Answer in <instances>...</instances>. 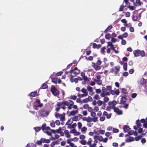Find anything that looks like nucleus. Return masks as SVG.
Returning a JSON list of instances; mask_svg holds the SVG:
<instances>
[{"mask_svg": "<svg viewBox=\"0 0 147 147\" xmlns=\"http://www.w3.org/2000/svg\"><path fill=\"white\" fill-rule=\"evenodd\" d=\"M120 68V67L119 65L115 66L114 68L111 69L110 72L114 74L116 76L117 74L119 72Z\"/></svg>", "mask_w": 147, "mask_h": 147, "instance_id": "obj_1", "label": "nucleus"}, {"mask_svg": "<svg viewBox=\"0 0 147 147\" xmlns=\"http://www.w3.org/2000/svg\"><path fill=\"white\" fill-rule=\"evenodd\" d=\"M51 91L52 92L53 94L55 96H58L59 94V91L57 88H55L54 86H51Z\"/></svg>", "mask_w": 147, "mask_h": 147, "instance_id": "obj_2", "label": "nucleus"}, {"mask_svg": "<svg viewBox=\"0 0 147 147\" xmlns=\"http://www.w3.org/2000/svg\"><path fill=\"white\" fill-rule=\"evenodd\" d=\"M38 112L40 116L46 117L48 116L49 113V111L43 110L39 111Z\"/></svg>", "mask_w": 147, "mask_h": 147, "instance_id": "obj_3", "label": "nucleus"}, {"mask_svg": "<svg viewBox=\"0 0 147 147\" xmlns=\"http://www.w3.org/2000/svg\"><path fill=\"white\" fill-rule=\"evenodd\" d=\"M117 104V101L113 100L112 101L109 102L108 105L109 106H110L112 107V109H113L115 107V105Z\"/></svg>", "mask_w": 147, "mask_h": 147, "instance_id": "obj_4", "label": "nucleus"}, {"mask_svg": "<svg viewBox=\"0 0 147 147\" xmlns=\"http://www.w3.org/2000/svg\"><path fill=\"white\" fill-rule=\"evenodd\" d=\"M126 97V96H122L121 98V101L119 104L121 105L125 104L127 100Z\"/></svg>", "mask_w": 147, "mask_h": 147, "instance_id": "obj_5", "label": "nucleus"}, {"mask_svg": "<svg viewBox=\"0 0 147 147\" xmlns=\"http://www.w3.org/2000/svg\"><path fill=\"white\" fill-rule=\"evenodd\" d=\"M92 66L93 67L95 70H97L100 69L101 68V67L98 64L94 63H92Z\"/></svg>", "mask_w": 147, "mask_h": 147, "instance_id": "obj_6", "label": "nucleus"}, {"mask_svg": "<svg viewBox=\"0 0 147 147\" xmlns=\"http://www.w3.org/2000/svg\"><path fill=\"white\" fill-rule=\"evenodd\" d=\"M74 72H73L74 75H71L72 77H75L78 74L80 73V70L78 69L77 67H75L74 69Z\"/></svg>", "mask_w": 147, "mask_h": 147, "instance_id": "obj_7", "label": "nucleus"}, {"mask_svg": "<svg viewBox=\"0 0 147 147\" xmlns=\"http://www.w3.org/2000/svg\"><path fill=\"white\" fill-rule=\"evenodd\" d=\"M57 107H56L55 110L57 112L59 111L61 108V106L62 105L61 102H58L57 103Z\"/></svg>", "mask_w": 147, "mask_h": 147, "instance_id": "obj_8", "label": "nucleus"}, {"mask_svg": "<svg viewBox=\"0 0 147 147\" xmlns=\"http://www.w3.org/2000/svg\"><path fill=\"white\" fill-rule=\"evenodd\" d=\"M65 113H63L62 114H61L60 115V116L59 117V118L60 119V120L61 121H65Z\"/></svg>", "mask_w": 147, "mask_h": 147, "instance_id": "obj_9", "label": "nucleus"}, {"mask_svg": "<svg viewBox=\"0 0 147 147\" xmlns=\"http://www.w3.org/2000/svg\"><path fill=\"white\" fill-rule=\"evenodd\" d=\"M94 138L95 139V141H96V138H97V139L100 142L102 141L103 140V137L101 136H95L94 137Z\"/></svg>", "mask_w": 147, "mask_h": 147, "instance_id": "obj_10", "label": "nucleus"}, {"mask_svg": "<svg viewBox=\"0 0 147 147\" xmlns=\"http://www.w3.org/2000/svg\"><path fill=\"white\" fill-rule=\"evenodd\" d=\"M143 4V2L140 0H136V3H134V5L136 6H139Z\"/></svg>", "mask_w": 147, "mask_h": 147, "instance_id": "obj_11", "label": "nucleus"}, {"mask_svg": "<svg viewBox=\"0 0 147 147\" xmlns=\"http://www.w3.org/2000/svg\"><path fill=\"white\" fill-rule=\"evenodd\" d=\"M123 129L124 132H128L130 128L128 125H126L123 126Z\"/></svg>", "mask_w": 147, "mask_h": 147, "instance_id": "obj_12", "label": "nucleus"}, {"mask_svg": "<svg viewBox=\"0 0 147 147\" xmlns=\"http://www.w3.org/2000/svg\"><path fill=\"white\" fill-rule=\"evenodd\" d=\"M140 50H134V54L135 57H138L140 55Z\"/></svg>", "mask_w": 147, "mask_h": 147, "instance_id": "obj_13", "label": "nucleus"}, {"mask_svg": "<svg viewBox=\"0 0 147 147\" xmlns=\"http://www.w3.org/2000/svg\"><path fill=\"white\" fill-rule=\"evenodd\" d=\"M64 134H65V136L67 138H69L71 136V135L69 134V131L67 130H66L64 131Z\"/></svg>", "mask_w": 147, "mask_h": 147, "instance_id": "obj_14", "label": "nucleus"}, {"mask_svg": "<svg viewBox=\"0 0 147 147\" xmlns=\"http://www.w3.org/2000/svg\"><path fill=\"white\" fill-rule=\"evenodd\" d=\"M82 92V93H84V94L86 95V96H87L88 95V92L87 91V90L84 88H83L81 90Z\"/></svg>", "mask_w": 147, "mask_h": 147, "instance_id": "obj_15", "label": "nucleus"}, {"mask_svg": "<svg viewBox=\"0 0 147 147\" xmlns=\"http://www.w3.org/2000/svg\"><path fill=\"white\" fill-rule=\"evenodd\" d=\"M127 90L125 88H122L121 89V92L123 93L122 95L123 96H126V94H127L126 92Z\"/></svg>", "mask_w": 147, "mask_h": 147, "instance_id": "obj_16", "label": "nucleus"}, {"mask_svg": "<svg viewBox=\"0 0 147 147\" xmlns=\"http://www.w3.org/2000/svg\"><path fill=\"white\" fill-rule=\"evenodd\" d=\"M41 140H42V142H45L47 143H49L50 142V140L49 139H46L45 138H41Z\"/></svg>", "mask_w": 147, "mask_h": 147, "instance_id": "obj_17", "label": "nucleus"}, {"mask_svg": "<svg viewBox=\"0 0 147 147\" xmlns=\"http://www.w3.org/2000/svg\"><path fill=\"white\" fill-rule=\"evenodd\" d=\"M136 123L137 125L138 128L142 126L141 124L140 123L139 119L137 120L136 121Z\"/></svg>", "mask_w": 147, "mask_h": 147, "instance_id": "obj_18", "label": "nucleus"}, {"mask_svg": "<svg viewBox=\"0 0 147 147\" xmlns=\"http://www.w3.org/2000/svg\"><path fill=\"white\" fill-rule=\"evenodd\" d=\"M112 28V26L111 25H110L108 26L107 28L104 31V32L105 33H106L109 30L111 29Z\"/></svg>", "mask_w": 147, "mask_h": 147, "instance_id": "obj_19", "label": "nucleus"}, {"mask_svg": "<svg viewBox=\"0 0 147 147\" xmlns=\"http://www.w3.org/2000/svg\"><path fill=\"white\" fill-rule=\"evenodd\" d=\"M96 79L94 78L93 79V80L95 81H98L101 78V76L100 75H98L96 76Z\"/></svg>", "mask_w": 147, "mask_h": 147, "instance_id": "obj_20", "label": "nucleus"}, {"mask_svg": "<svg viewBox=\"0 0 147 147\" xmlns=\"http://www.w3.org/2000/svg\"><path fill=\"white\" fill-rule=\"evenodd\" d=\"M62 105H65V106H68L69 105V102L67 101H63L62 102H61Z\"/></svg>", "mask_w": 147, "mask_h": 147, "instance_id": "obj_21", "label": "nucleus"}, {"mask_svg": "<svg viewBox=\"0 0 147 147\" xmlns=\"http://www.w3.org/2000/svg\"><path fill=\"white\" fill-rule=\"evenodd\" d=\"M37 94V92L35 91H34V92H32L30 94V96L32 97H35V96Z\"/></svg>", "mask_w": 147, "mask_h": 147, "instance_id": "obj_22", "label": "nucleus"}, {"mask_svg": "<svg viewBox=\"0 0 147 147\" xmlns=\"http://www.w3.org/2000/svg\"><path fill=\"white\" fill-rule=\"evenodd\" d=\"M142 137V134H140L138 136L136 137H135V140L136 141H138Z\"/></svg>", "mask_w": 147, "mask_h": 147, "instance_id": "obj_23", "label": "nucleus"}, {"mask_svg": "<svg viewBox=\"0 0 147 147\" xmlns=\"http://www.w3.org/2000/svg\"><path fill=\"white\" fill-rule=\"evenodd\" d=\"M48 86L47 84H42V86L40 87V88L41 89H45L48 88Z\"/></svg>", "mask_w": 147, "mask_h": 147, "instance_id": "obj_24", "label": "nucleus"}, {"mask_svg": "<svg viewBox=\"0 0 147 147\" xmlns=\"http://www.w3.org/2000/svg\"><path fill=\"white\" fill-rule=\"evenodd\" d=\"M111 37V34H107L105 35V38L106 39L109 40Z\"/></svg>", "mask_w": 147, "mask_h": 147, "instance_id": "obj_25", "label": "nucleus"}, {"mask_svg": "<svg viewBox=\"0 0 147 147\" xmlns=\"http://www.w3.org/2000/svg\"><path fill=\"white\" fill-rule=\"evenodd\" d=\"M125 7V6L123 5V4L121 5L119 9V11H123Z\"/></svg>", "mask_w": 147, "mask_h": 147, "instance_id": "obj_26", "label": "nucleus"}, {"mask_svg": "<svg viewBox=\"0 0 147 147\" xmlns=\"http://www.w3.org/2000/svg\"><path fill=\"white\" fill-rule=\"evenodd\" d=\"M57 78H51L52 82L55 84H57Z\"/></svg>", "mask_w": 147, "mask_h": 147, "instance_id": "obj_27", "label": "nucleus"}, {"mask_svg": "<svg viewBox=\"0 0 147 147\" xmlns=\"http://www.w3.org/2000/svg\"><path fill=\"white\" fill-rule=\"evenodd\" d=\"M123 69L125 71H127V64L126 63H124L123 65Z\"/></svg>", "mask_w": 147, "mask_h": 147, "instance_id": "obj_28", "label": "nucleus"}, {"mask_svg": "<svg viewBox=\"0 0 147 147\" xmlns=\"http://www.w3.org/2000/svg\"><path fill=\"white\" fill-rule=\"evenodd\" d=\"M140 54L141 56L142 57L145 56V53L143 51H140Z\"/></svg>", "mask_w": 147, "mask_h": 147, "instance_id": "obj_29", "label": "nucleus"}, {"mask_svg": "<svg viewBox=\"0 0 147 147\" xmlns=\"http://www.w3.org/2000/svg\"><path fill=\"white\" fill-rule=\"evenodd\" d=\"M88 91L90 92H93L92 88L90 86H88L87 88Z\"/></svg>", "mask_w": 147, "mask_h": 147, "instance_id": "obj_30", "label": "nucleus"}, {"mask_svg": "<svg viewBox=\"0 0 147 147\" xmlns=\"http://www.w3.org/2000/svg\"><path fill=\"white\" fill-rule=\"evenodd\" d=\"M106 90L107 91H111V90L112 86H106Z\"/></svg>", "mask_w": 147, "mask_h": 147, "instance_id": "obj_31", "label": "nucleus"}, {"mask_svg": "<svg viewBox=\"0 0 147 147\" xmlns=\"http://www.w3.org/2000/svg\"><path fill=\"white\" fill-rule=\"evenodd\" d=\"M92 121V118L91 117H88L87 118V122H91Z\"/></svg>", "mask_w": 147, "mask_h": 147, "instance_id": "obj_32", "label": "nucleus"}, {"mask_svg": "<svg viewBox=\"0 0 147 147\" xmlns=\"http://www.w3.org/2000/svg\"><path fill=\"white\" fill-rule=\"evenodd\" d=\"M80 142L81 144L85 145L86 144V141L85 140H84V139L80 141Z\"/></svg>", "mask_w": 147, "mask_h": 147, "instance_id": "obj_33", "label": "nucleus"}, {"mask_svg": "<svg viewBox=\"0 0 147 147\" xmlns=\"http://www.w3.org/2000/svg\"><path fill=\"white\" fill-rule=\"evenodd\" d=\"M34 129L36 131L38 132L40 130L41 128L39 127H36L34 128Z\"/></svg>", "mask_w": 147, "mask_h": 147, "instance_id": "obj_34", "label": "nucleus"}, {"mask_svg": "<svg viewBox=\"0 0 147 147\" xmlns=\"http://www.w3.org/2000/svg\"><path fill=\"white\" fill-rule=\"evenodd\" d=\"M92 141V139L91 138H89L88 142H87V144L88 145H90L91 144V142Z\"/></svg>", "mask_w": 147, "mask_h": 147, "instance_id": "obj_35", "label": "nucleus"}, {"mask_svg": "<svg viewBox=\"0 0 147 147\" xmlns=\"http://www.w3.org/2000/svg\"><path fill=\"white\" fill-rule=\"evenodd\" d=\"M83 79L84 80L87 81H89L90 80L88 79V78L86 76H84L82 77Z\"/></svg>", "mask_w": 147, "mask_h": 147, "instance_id": "obj_36", "label": "nucleus"}, {"mask_svg": "<svg viewBox=\"0 0 147 147\" xmlns=\"http://www.w3.org/2000/svg\"><path fill=\"white\" fill-rule=\"evenodd\" d=\"M63 72L62 71H60L59 72H57L56 74V75L57 76H61L63 74Z\"/></svg>", "mask_w": 147, "mask_h": 147, "instance_id": "obj_37", "label": "nucleus"}, {"mask_svg": "<svg viewBox=\"0 0 147 147\" xmlns=\"http://www.w3.org/2000/svg\"><path fill=\"white\" fill-rule=\"evenodd\" d=\"M119 131V130L118 129L116 128H113V133H118Z\"/></svg>", "mask_w": 147, "mask_h": 147, "instance_id": "obj_38", "label": "nucleus"}, {"mask_svg": "<svg viewBox=\"0 0 147 147\" xmlns=\"http://www.w3.org/2000/svg\"><path fill=\"white\" fill-rule=\"evenodd\" d=\"M78 116H75L73 117L72 119L73 121H76L78 120Z\"/></svg>", "mask_w": 147, "mask_h": 147, "instance_id": "obj_39", "label": "nucleus"}, {"mask_svg": "<svg viewBox=\"0 0 147 147\" xmlns=\"http://www.w3.org/2000/svg\"><path fill=\"white\" fill-rule=\"evenodd\" d=\"M113 109L114 112L115 113H118L119 110L118 108L115 107Z\"/></svg>", "mask_w": 147, "mask_h": 147, "instance_id": "obj_40", "label": "nucleus"}, {"mask_svg": "<svg viewBox=\"0 0 147 147\" xmlns=\"http://www.w3.org/2000/svg\"><path fill=\"white\" fill-rule=\"evenodd\" d=\"M77 98V96L75 95H71L70 96V98L73 100H75Z\"/></svg>", "mask_w": 147, "mask_h": 147, "instance_id": "obj_41", "label": "nucleus"}, {"mask_svg": "<svg viewBox=\"0 0 147 147\" xmlns=\"http://www.w3.org/2000/svg\"><path fill=\"white\" fill-rule=\"evenodd\" d=\"M76 114L75 112L74 111H73L70 112V114L69 116H74Z\"/></svg>", "mask_w": 147, "mask_h": 147, "instance_id": "obj_42", "label": "nucleus"}, {"mask_svg": "<svg viewBox=\"0 0 147 147\" xmlns=\"http://www.w3.org/2000/svg\"><path fill=\"white\" fill-rule=\"evenodd\" d=\"M93 98L98 100L100 99V98L99 97V96L98 95L96 94L93 97Z\"/></svg>", "mask_w": 147, "mask_h": 147, "instance_id": "obj_43", "label": "nucleus"}, {"mask_svg": "<svg viewBox=\"0 0 147 147\" xmlns=\"http://www.w3.org/2000/svg\"><path fill=\"white\" fill-rule=\"evenodd\" d=\"M117 39L116 38H114L113 37L111 38V41L113 43H115L117 41Z\"/></svg>", "mask_w": 147, "mask_h": 147, "instance_id": "obj_44", "label": "nucleus"}, {"mask_svg": "<svg viewBox=\"0 0 147 147\" xmlns=\"http://www.w3.org/2000/svg\"><path fill=\"white\" fill-rule=\"evenodd\" d=\"M89 101V100L87 98H86L84 99L83 100V101H82V103H87Z\"/></svg>", "mask_w": 147, "mask_h": 147, "instance_id": "obj_45", "label": "nucleus"}, {"mask_svg": "<svg viewBox=\"0 0 147 147\" xmlns=\"http://www.w3.org/2000/svg\"><path fill=\"white\" fill-rule=\"evenodd\" d=\"M42 140H38L36 142V144L38 145L42 144Z\"/></svg>", "mask_w": 147, "mask_h": 147, "instance_id": "obj_46", "label": "nucleus"}, {"mask_svg": "<svg viewBox=\"0 0 147 147\" xmlns=\"http://www.w3.org/2000/svg\"><path fill=\"white\" fill-rule=\"evenodd\" d=\"M54 115H55V117L57 118H58L59 117H60V115L59 113H57V112H56L55 113V114H54Z\"/></svg>", "mask_w": 147, "mask_h": 147, "instance_id": "obj_47", "label": "nucleus"}, {"mask_svg": "<svg viewBox=\"0 0 147 147\" xmlns=\"http://www.w3.org/2000/svg\"><path fill=\"white\" fill-rule=\"evenodd\" d=\"M50 125L51 126L53 127H54L55 126V123L54 121H53L51 123Z\"/></svg>", "mask_w": 147, "mask_h": 147, "instance_id": "obj_48", "label": "nucleus"}, {"mask_svg": "<svg viewBox=\"0 0 147 147\" xmlns=\"http://www.w3.org/2000/svg\"><path fill=\"white\" fill-rule=\"evenodd\" d=\"M104 100L105 102H107L109 100V98L107 97H105L104 98Z\"/></svg>", "mask_w": 147, "mask_h": 147, "instance_id": "obj_49", "label": "nucleus"}, {"mask_svg": "<svg viewBox=\"0 0 147 147\" xmlns=\"http://www.w3.org/2000/svg\"><path fill=\"white\" fill-rule=\"evenodd\" d=\"M137 16H134L132 17V19L134 21H135L137 20Z\"/></svg>", "mask_w": 147, "mask_h": 147, "instance_id": "obj_50", "label": "nucleus"}, {"mask_svg": "<svg viewBox=\"0 0 147 147\" xmlns=\"http://www.w3.org/2000/svg\"><path fill=\"white\" fill-rule=\"evenodd\" d=\"M96 115V113L95 112L92 111L91 113V116L92 117H94Z\"/></svg>", "mask_w": 147, "mask_h": 147, "instance_id": "obj_51", "label": "nucleus"}, {"mask_svg": "<svg viewBox=\"0 0 147 147\" xmlns=\"http://www.w3.org/2000/svg\"><path fill=\"white\" fill-rule=\"evenodd\" d=\"M102 102L100 100H98L97 102V103L99 106L101 105H102Z\"/></svg>", "mask_w": 147, "mask_h": 147, "instance_id": "obj_52", "label": "nucleus"}, {"mask_svg": "<svg viewBox=\"0 0 147 147\" xmlns=\"http://www.w3.org/2000/svg\"><path fill=\"white\" fill-rule=\"evenodd\" d=\"M78 96L80 97H86L87 96L86 95L84 94H78Z\"/></svg>", "mask_w": 147, "mask_h": 147, "instance_id": "obj_53", "label": "nucleus"}, {"mask_svg": "<svg viewBox=\"0 0 147 147\" xmlns=\"http://www.w3.org/2000/svg\"><path fill=\"white\" fill-rule=\"evenodd\" d=\"M112 107L110 106H109L107 107L106 109L107 111H110Z\"/></svg>", "mask_w": 147, "mask_h": 147, "instance_id": "obj_54", "label": "nucleus"}, {"mask_svg": "<svg viewBox=\"0 0 147 147\" xmlns=\"http://www.w3.org/2000/svg\"><path fill=\"white\" fill-rule=\"evenodd\" d=\"M93 117V118H92V121H93L94 122H95L97 121L98 118L96 117Z\"/></svg>", "mask_w": 147, "mask_h": 147, "instance_id": "obj_55", "label": "nucleus"}, {"mask_svg": "<svg viewBox=\"0 0 147 147\" xmlns=\"http://www.w3.org/2000/svg\"><path fill=\"white\" fill-rule=\"evenodd\" d=\"M115 91V94L116 95H118L120 93L119 90V89L116 90Z\"/></svg>", "mask_w": 147, "mask_h": 147, "instance_id": "obj_56", "label": "nucleus"}, {"mask_svg": "<svg viewBox=\"0 0 147 147\" xmlns=\"http://www.w3.org/2000/svg\"><path fill=\"white\" fill-rule=\"evenodd\" d=\"M56 144V142L53 141L50 144V146L51 147H53L54 145Z\"/></svg>", "mask_w": 147, "mask_h": 147, "instance_id": "obj_57", "label": "nucleus"}, {"mask_svg": "<svg viewBox=\"0 0 147 147\" xmlns=\"http://www.w3.org/2000/svg\"><path fill=\"white\" fill-rule=\"evenodd\" d=\"M97 84L100 85L102 84V81L101 80H99L98 81H96Z\"/></svg>", "mask_w": 147, "mask_h": 147, "instance_id": "obj_58", "label": "nucleus"}, {"mask_svg": "<svg viewBox=\"0 0 147 147\" xmlns=\"http://www.w3.org/2000/svg\"><path fill=\"white\" fill-rule=\"evenodd\" d=\"M78 127L79 129H80L82 126V123L80 122H79L78 123Z\"/></svg>", "mask_w": 147, "mask_h": 147, "instance_id": "obj_59", "label": "nucleus"}, {"mask_svg": "<svg viewBox=\"0 0 147 147\" xmlns=\"http://www.w3.org/2000/svg\"><path fill=\"white\" fill-rule=\"evenodd\" d=\"M128 35V34L126 32L124 33L123 34V37L124 38H126L127 37Z\"/></svg>", "mask_w": 147, "mask_h": 147, "instance_id": "obj_60", "label": "nucleus"}, {"mask_svg": "<svg viewBox=\"0 0 147 147\" xmlns=\"http://www.w3.org/2000/svg\"><path fill=\"white\" fill-rule=\"evenodd\" d=\"M121 44L122 45H125L126 44V41L125 40L122 39L121 42Z\"/></svg>", "mask_w": 147, "mask_h": 147, "instance_id": "obj_61", "label": "nucleus"}, {"mask_svg": "<svg viewBox=\"0 0 147 147\" xmlns=\"http://www.w3.org/2000/svg\"><path fill=\"white\" fill-rule=\"evenodd\" d=\"M134 132V131L133 130H131L128 132V134L129 135H132Z\"/></svg>", "mask_w": 147, "mask_h": 147, "instance_id": "obj_62", "label": "nucleus"}, {"mask_svg": "<svg viewBox=\"0 0 147 147\" xmlns=\"http://www.w3.org/2000/svg\"><path fill=\"white\" fill-rule=\"evenodd\" d=\"M87 129V128L85 127H83L81 129V131L82 132H83V131H86Z\"/></svg>", "mask_w": 147, "mask_h": 147, "instance_id": "obj_63", "label": "nucleus"}, {"mask_svg": "<svg viewBox=\"0 0 147 147\" xmlns=\"http://www.w3.org/2000/svg\"><path fill=\"white\" fill-rule=\"evenodd\" d=\"M77 126L76 123H73L72 125H71V127H72L73 128H75Z\"/></svg>", "mask_w": 147, "mask_h": 147, "instance_id": "obj_64", "label": "nucleus"}]
</instances>
